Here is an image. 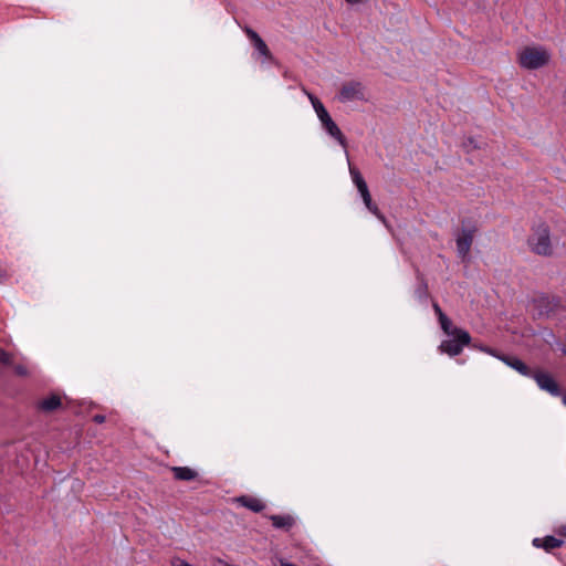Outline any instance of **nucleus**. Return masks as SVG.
Instances as JSON below:
<instances>
[{"mask_svg": "<svg viewBox=\"0 0 566 566\" xmlns=\"http://www.w3.org/2000/svg\"><path fill=\"white\" fill-rule=\"evenodd\" d=\"M306 96L308 97L322 126L324 127V129L326 130V133L332 136L333 138H335L338 144L344 148L346 149L347 148V143H346V138L345 136L343 135L342 130L339 129V127L336 125V123L333 120V118L331 117V115L328 114L327 109L325 108V106L323 105V103L316 97L314 96L313 94L308 93V92H305ZM346 153V157L348 158V153L347 150H345Z\"/></svg>", "mask_w": 566, "mask_h": 566, "instance_id": "1", "label": "nucleus"}, {"mask_svg": "<svg viewBox=\"0 0 566 566\" xmlns=\"http://www.w3.org/2000/svg\"><path fill=\"white\" fill-rule=\"evenodd\" d=\"M450 339H446L440 345V350L449 356L453 357L463 350L471 342L470 334L461 328L454 327Z\"/></svg>", "mask_w": 566, "mask_h": 566, "instance_id": "5", "label": "nucleus"}, {"mask_svg": "<svg viewBox=\"0 0 566 566\" xmlns=\"http://www.w3.org/2000/svg\"><path fill=\"white\" fill-rule=\"evenodd\" d=\"M248 36L253 42L255 50L260 55H262L265 59H269L271 56L270 51L265 42L260 38V35L253 31L252 29L245 30Z\"/></svg>", "mask_w": 566, "mask_h": 566, "instance_id": "12", "label": "nucleus"}, {"mask_svg": "<svg viewBox=\"0 0 566 566\" xmlns=\"http://www.w3.org/2000/svg\"><path fill=\"white\" fill-rule=\"evenodd\" d=\"M0 364L10 366L12 365V355L0 347Z\"/></svg>", "mask_w": 566, "mask_h": 566, "instance_id": "17", "label": "nucleus"}, {"mask_svg": "<svg viewBox=\"0 0 566 566\" xmlns=\"http://www.w3.org/2000/svg\"><path fill=\"white\" fill-rule=\"evenodd\" d=\"M532 377L542 390L549 392L552 396H559V386L549 374L538 371L533 374Z\"/></svg>", "mask_w": 566, "mask_h": 566, "instance_id": "8", "label": "nucleus"}, {"mask_svg": "<svg viewBox=\"0 0 566 566\" xmlns=\"http://www.w3.org/2000/svg\"><path fill=\"white\" fill-rule=\"evenodd\" d=\"M238 502L253 512H261L264 509V504L259 499L255 497L241 496L238 499Z\"/></svg>", "mask_w": 566, "mask_h": 566, "instance_id": "13", "label": "nucleus"}, {"mask_svg": "<svg viewBox=\"0 0 566 566\" xmlns=\"http://www.w3.org/2000/svg\"><path fill=\"white\" fill-rule=\"evenodd\" d=\"M364 0H346V2L350 3V4H357V3H360L363 2Z\"/></svg>", "mask_w": 566, "mask_h": 566, "instance_id": "24", "label": "nucleus"}, {"mask_svg": "<svg viewBox=\"0 0 566 566\" xmlns=\"http://www.w3.org/2000/svg\"><path fill=\"white\" fill-rule=\"evenodd\" d=\"M105 416L104 415H101V413H97L95 415L92 420L95 422V423H103L105 422Z\"/></svg>", "mask_w": 566, "mask_h": 566, "instance_id": "21", "label": "nucleus"}, {"mask_svg": "<svg viewBox=\"0 0 566 566\" xmlns=\"http://www.w3.org/2000/svg\"><path fill=\"white\" fill-rule=\"evenodd\" d=\"M563 402L566 406V395L563 397Z\"/></svg>", "mask_w": 566, "mask_h": 566, "instance_id": "25", "label": "nucleus"}, {"mask_svg": "<svg viewBox=\"0 0 566 566\" xmlns=\"http://www.w3.org/2000/svg\"><path fill=\"white\" fill-rule=\"evenodd\" d=\"M62 406L61 397L56 394H51L49 397L43 398L36 402V409L44 413H51Z\"/></svg>", "mask_w": 566, "mask_h": 566, "instance_id": "10", "label": "nucleus"}, {"mask_svg": "<svg viewBox=\"0 0 566 566\" xmlns=\"http://www.w3.org/2000/svg\"><path fill=\"white\" fill-rule=\"evenodd\" d=\"M171 566H193L190 563L186 562L185 559H181L179 557H174L170 562Z\"/></svg>", "mask_w": 566, "mask_h": 566, "instance_id": "19", "label": "nucleus"}, {"mask_svg": "<svg viewBox=\"0 0 566 566\" xmlns=\"http://www.w3.org/2000/svg\"><path fill=\"white\" fill-rule=\"evenodd\" d=\"M174 475L177 480L190 481L196 478V472L187 467H175L172 468Z\"/></svg>", "mask_w": 566, "mask_h": 566, "instance_id": "14", "label": "nucleus"}, {"mask_svg": "<svg viewBox=\"0 0 566 566\" xmlns=\"http://www.w3.org/2000/svg\"><path fill=\"white\" fill-rule=\"evenodd\" d=\"M527 243L530 249L538 255L549 256L553 253L549 230L545 224H541L534 230Z\"/></svg>", "mask_w": 566, "mask_h": 566, "instance_id": "3", "label": "nucleus"}, {"mask_svg": "<svg viewBox=\"0 0 566 566\" xmlns=\"http://www.w3.org/2000/svg\"><path fill=\"white\" fill-rule=\"evenodd\" d=\"M480 349L492 355V356L497 357L499 359L504 361L507 366L515 369L521 375L532 377L533 374L531 373L530 368L521 359H518L516 357H506V356L496 355L494 353V350L490 349V348L480 347Z\"/></svg>", "mask_w": 566, "mask_h": 566, "instance_id": "9", "label": "nucleus"}, {"mask_svg": "<svg viewBox=\"0 0 566 566\" xmlns=\"http://www.w3.org/2000/svg\"><path fill=\"white\" fill-rule=\"evenodd\" d=\"M558 535L566 537V525H562L557 530Z\"/></svg>", "mask_w": 566, "mask_h": 566, "instance_id": "23", "label": "nucleus"}, {"mask_svg": "<svg viewBox=\"0 0 566 566\" xmlns=\"http://www.w3.org/2000/svg\"><path fill=\"white\" fill-rule=\"evenodd\" d=\"M271 521L276 528L290 527L293 524V518L289 515H273Z\"/></svg>", "mask_w": 566, "mask_h": 566, "instance_id": "15", "label": "nucleus"}, {"mask_svg": "<svg viewBox=\"0 0 566 566\" xmlns=\"http://www.w3.org/2000/svg\"><path fill=\"white\" fill-rule=\"evenodd\" d=\"M212 566H232L228 562L221 559V558H214L212 560Z\"/></svg>", "mask_w": 566, "mask_h": 566, "instance_id": "20", "label": "nucleus"}, {"mask_svg": "<svg viewBox=\"0 0 566 566\" xmlns=\"http://www.w3.org/2000/svg\"><path fill=\"white\" fill-rule=\"evenodd\" d=\"M440 326L442 331L448 335L451 336L453 332L452 322L446 314H441V317L439 318Z\"/></svg>", "mask_w": 566, "mask_h": 566, "instance_id": "16", "label": "nucleus"}, {"mask_svg": "<svg viewBox=\"0 0 566 566\" xmlns=\"http://www.w3.org/2000/svg\"><path fill=\"white\" fill-rule=\"evenodd\" d=\"M13 370H14L15 375H18L20 377H25L29 375L28 368L21 364L14 365Z\"/></svg>", "mask_w": 566, "mask_h": 566, "instance_id": "18", "label": "nucleus"}, {"mask_svg": "<svg viewBox=\"0 0 566 566\" xmlns=\"http://www.w3.org/2000/svg\"><path fill=\"white\" fill-rule=\"evenodd\" d=\"M433 310H434L436 314L438 315V318L441 317V314H444L437 303L433 304Z\"/></svg>", "mask_w": 566, "mask_h": 566, "instance_id": "22", "label": "nucleus"}, {"mask_svg": "<svg viewBox=\"0 0 566 566\" xmlns=\"http://www.w3.org/2000/svg\"><path fill=\"white\" fill-rule=\"evenodd\" d=\"M349 174H350L354 185L356 186L358 192L360 193V196L363 198V201H364L366 208L374 216H376L379 220L385 222L386 221L385 217L382 216V213L379 211L378 207L371 200V196L369 193V190H368L365 179L363 178L361 174L355 167H353L350 164H349Z\"/></svg>", "mask_w": 566, "mask_h": 566, "instance_id": "4", "label": "nucleus"}, {"mask_svg": "<svg viewBox=\"0 0 566 566\" xmlns=\"http://www.w3.org/2000/svg\"><path fill=\"white\" fill-rule=\"evenodd\" d=\"M475 233L474 226H463L459 234L457 235V251L458 255L462 261L469 259L470 249L473 242V237Z\"/></svg>", "mask_w": 566, "mask_h": 566, "instance_id": "7", "label": "nucleus"}, {"mask_svg": "<svg viewBox=\"0 0 566 566\" xmlns=\"http://www.w3.org/2000/svg\"><path fill=\"white\" fill-rule=\"evenodd\" d=\"M337 99L344 104L367 101L366 87L359 81L345 82L339 88Z\"/></svg>", "mask_w": 566, "mask_h": 566, "instance_id": "6", "label": "nucleus"}, {"mask_svg": "<svg viewBox=\"0 0 566 566\" xmlns=\"http://www.w3.org/2000/svg\"><path fill=\"white\" fill-rule=\"evenodd\" d=\"M551 57V53L545 48L537 45L525 46L517 54L520 65L526 70L543 67L548 64Z\"/></svg>", "mask_w": 566, "mask_h": 566, "instance_id": "2", "label": "nucleus"}, {"mask_svg": "<svg viewBox=\"0 0 566 566\" xmlns=\"http://www.w3.org/2000/svg\"><path fill=\"white\" fill-rule=\"evenodd\" d=\"M533 546L536 548H543L546 552H551L552 549L562 547L564 541L554 536H545L544 538L536 537L532 542Z\"/></svg>", "mask_w": 566, "mask_h": 566, "instance_id": "11", "label": "nucleus"}]
</instances>
